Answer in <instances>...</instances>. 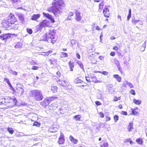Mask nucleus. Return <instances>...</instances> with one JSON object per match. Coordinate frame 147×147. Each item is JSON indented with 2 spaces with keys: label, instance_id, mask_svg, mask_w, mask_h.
<instances>
[{
  "label": "nucleus",
  "instance_id": "6",
  "mask_svg": "<svg viewBox=\"0 0 147 147\" xmlns=\"http://www.w3.org/2000/svg\"><path fill=\"white\" fill-rule=\"evenodd\" d=\"M59 127V126L56 123H54L49 128V131L52 132H55L57 131Z\"/></svg>",
  "mask_w": 147,
  "mask_h": 147
},
{
  "label": "nucleus",
  "instance_id": "52",
  "mask_svg": "<svg viewBox=\"0 0 147 147\" xmlns=\"http://www.w3.org/2000/svg\"><path fill=\"white\" fill-rule=\"evenodd\" d=\"M4 80L6 81L7 84H8V83H9L10 82L9 80L6 78H5Z\"/></svg>",
  "mask_w": 147,
  "mask_h": 147
},
{
  "label": "nucleus",
  "instance_id": "39",
  "mask_svg": "<svg viewBox=\"0 0 147 147\" xmlns=\"http://www.w3.org/2000/svg\"><path fill=\"white\" fill-rule=\"evenodd\" d=\"M114 62L115 64H116L117 67H119L120 66V64L119 62L116 59H114Z\"/></svg>",
  "mask_w": 147,
  "mask_h": 147
},
{
  "label": "nucleus",
  "instance_id": "33",
  "mask_svg": "<svg viewBox=\"0 0 147 147\" xmlns=\"http://www.w3.org/2000/svg\"><path fill=\"white\" fill-rule=\"evenodd\" d=\"M7 129L8 131L10 134H12L14 132V130L12 128L8 127L7 128Z\"/></svg>",
  "mask_w": 147,
  "mask_h": 147
},
{
  "label": "nucleus",
  "instance_id": "59",
  "mask_svg": "<svg viewBox=\"0 0 147 147\" xmlns=\"http://www.w3.org/2000/svg\"><path fill=\"white\" fill-rule=\"evenodd\" d=\"M115 55V53L114 52H111L110 55L112 56H114Z\"/></svg>",
  "mask_w": 147,
  "mask_h": 147
},
{
  "label": "nucleus",
  "instance_id": "24",
  "mask_svg": "<svg viewBox=\"0 0 147 147\" xmlns=\"http://www.w3.org/2000/svg\"><path fill=\"white\" fill-rule=\"evenodd\" d=\"M133 123H129V125L127 127V128L128 130V131L129 132L131 131H132V130L134 129V128L133 126Z\"/></svg>",
  "mask_w": 147,
  "mask_h": 147
},
{
  "label": "nucleus",
  "instance_id": "49",
  "mask_svg": "<svg viewBox=\"0 0 147 147\" xmlns=\"http://www.w3.org/2000/svg\"><path fill=\"white\" fill-rule=\"evenodd\" d=\"M38 68L39 67L37 66H33L32 68V70H36L38 69Z\"/></svg>",
  "mask_w": 147,
  "mask_h": 147
},
{
  "label": "nucleus",
  "instance_id": "17",
  "mask_svg": "<svg viewBox=\"0 0 147 147\" xmlns=\"http://www.w3.org/2000/svg\"><path fill=\"white\" fill-rule=\"evenodd\" d=\"M9 37V34H2L0 36V38L2 40H5L8 38Z\"/></svg>",
  "mask_w": 147,
  "mask_h": 147
},
{
  "label": "nucleus",
  "instance_id": "4",
  "mask_svg": "<svg viewBox=\"0 0 147 147\" xmlns=\"http://www.w3.org/2000/svg\"><path fill=\"white\" fill-rule=\"evenodd\" d=\"M32 97L36 101L42 100L43 98L40 90H35L31 91Z\"/></svg>",
  "mask_w": 147,
  "mask_h": 147
},
{
  "label": "nucleus",
  "instance_id": "46",
  "mask_svg": "<svg viewBox=\"0 0 147 147\" xmlns=\"http://www.w3.org/2000/svg\"><path fill=\"white\" fill-rule=\"evenodd\" d=\"M57 97H55V96H52L51 97H49L48 99H49V100H53L57 98Z\"/></svg>",
  "mask_w": 147,
  "mask_h": 147
},
{
  "label": "nucleus",
  "instance_id": "18",
  "mask_svg": "<svg viewBox=\"0 0 147 147\" xmlns=\"http://www.w3.org/2000/svg\"><path fill=\"white\" fill-rule=\"evenodd\" d=\"M132 22L133 23L136 24L137 23H139L140 25H142L143 24V22L142 20H140V19L135 20H132Z\"/></svg>",
  "mask_w": 147,
  "mask_h": 147
},
{
  "label": "nucleus",
  "instance_id": "32",
  "mask_svg": "<svg viewBox=\"0 0 147 147\" xmlns=\"http://www.w3.org/2000/svg\"><path fill=\"white\" fill-rule=\"evenodd\" d=\"M57 82L58 84L61 85V86H64V83L66 84L65 81H63L60 80L57 81Z\"/></svg>",
  "mask_w": 147,
  "mask_h": 147
},
{
  "label": "nucleus",
  "instance_id": "34",
  "mask_svg": "<svg viewBox=\"0 0 147 147\" xmlns=\"http://www.w3.org/2000/svg\"><path fill=\"white\" fill-rule=\"evenodd\" d=\"M81 115H76L74 117V118L77 121L80 120Z\"/></svg>",
  "mask_w": 147,
  "mask_h": 147
},
{
  "label": "nucleus",
  "instance_id": "42",
  "mask_svg": "<svg viewBox=\"0 0 147 147\" xmlns=\"http://www.w3.org/2000/svg\"><path fill=\"white\" fill-rule=\"evenodd\" d=\"M98 72L99 73H101L103 75L106 76L108 74V72L106 71H98Z\"/></svg>",
  "mask_w": 147,
  "mask_h": 147
},
{
  "label": "nucleus",
  "instance_id": "27",
  "mask_svg": "<svg viewBox=\"0 0 147 147\" xmlns=\"http://www.w3.org/2000/svg\"><path fill=\"white\" fill-rule=\"evenodd\" d=\"M104 4L105 3L104 0H102L101 2L99 4V9L102 10L103 9Z\"/></svg>",
  "mask_w": 147,
  "mask_h": 147
},
{
  "label": "nucleus",
  "instance_id": "36",
  "mask_svg": "<svg viewBox=\"0 0 147 147\" xmlns=\"http://www.w3.org/2000/svg\"><path fill=\"white\" fill-rule=\"evenodd\" d=\"M32 65H38V63L37 62H35L34 60H32L30 61L29 62Z\"/></svg>",
  "mask_w": 147,
  "mask_h": 147
},
{
  "label": "nucleus",
  "instance_id": "20",
  "mask_svg": "<svg viewBox=\"0 0 147 147\" xmlns=\"http://www.w3.org/2000/svg\"><path fill=\"white\" fill-rule=\"evenodd\" d=\"M113 76V77L115 78L118 82H120L121 81V77L119 76L118 75H114Z\"/></svg>",
  "mask_w": 147,
  "mask_h": 147
},
{
  "label": "nucleus",
  "instance_id": "57",
  "mask_svg": "<svg viewBox=\"0 0 147 147\" xmlns=\"http://www.w3.org/2000/svg\"><path fill=\"white\" fill-rule=\"evenodd\" d=\"M111 119V118L109 117H106V121H108L110 120Z\"/></svg>",
  "mask_w": 147,
  "mask_h": 147
},
{
  "label": "nucleus",
  "instance_id": "2",
  "mask_svg": "<svg viewBox=\"0 0 147 147\" xmlns=\"http://www.w3.org/2000/svg\"><path fill=\"white\" fill-rule=\"evenodd\" d=\"M17 20L14 15L12 13H11L8 16L4 19L3 21V25L6 26V29L7 30L10 29H14L12 26H11L10 24H14V22Z\"/></svg>",
  "mask_w": 147,
  "mask_h": 147
},
{
  "label": "nucleus",
  "instance_id": "30",
  "mask_svg": "<svg viewBox=\"0 0 147 147\" xmlns=\"http://www.w3.org/2000/svg\"><path fill=\"white\" fill-rule=\"evenodd\" d=\"M9 72L10 74H12L15 75V76L17 75L18 73L17 72H16V71H13L11 69H9Z\"/></svg>",
  "mask_w": 147,
  "mask_h": 147
},
{
  "label": "nucleus",
  "instance_id": "5",
  "mask_svg": "<svg viewBox=\"0 0 147 147\" xmlns=\"http://www.w3.org/2000/svg\"><path fill=\"white\" fill-rule=\"evenodd\" d=\"M6 105H8L9 103H12V105L16 104L17 102V100L14 97L10 98L8 97V98H5Z\"/></svg>",
  "mask_w": 147,
  "mask_h": 147
},
{
  "label": "nucleus",
  "instance_id": "43",
  "mask_svg": "<svg viewBox=\"0 0 147 147\" xmlns=\"http://www.w3.org/2000/svg\"><path fill=\"white\" fill-rule=\"evenodd\" d=\"M132 112L134 115H136L138 113V112L136 111L135 110H134L133 109H131Z\"/></svg>",
  "mask_w": 147,
  "mask_h": 147
},
{
  "label": "nucleus",
  "instance_id": "9",
  "mask_svg": "<svg viewBox=\"0 0 147 147\" xmlns=\"http://www.w3.org/2000/svg\"><path fill=\"white\" fill-rule=\"evenodd\" d=\"M43 15L44 16L46 17L50 20L52 23H54L55 22L54 18L52 17L51 15H50L48 13H45L44 12H43Z\"/></svg>",
  "mask_w": 147,
  "mask_h": 147
},
{
  "label": "nucleus",
  "instance_id": "13",
  "mask_svg": "<svg viewBox=\"0 0 147 147\" xmlns=\"http://www.w3.org/2000/svg\"><path fill=\"white\" fill-rule=\"evenodd\" d=\"M49 103V100L48 99H45L44 100L41 102L40 105L43 107H45Z\"/></svg>",
  "mask_w": 147,
  "mask_h": 147
},
{
  "label": "nucleus",
  "instance_id": "23",
  "mask_svg": "<svg viewBox=\"0 0 147 147\" xmlns=\"http://www.w3.org/2000/svg\"><path fill=\"white\" fill-rule=\"evenodd\" d=\"M68 64L69 65L70 68V71H72L73 70V68H74V66L73 62L72 61H70L69 62Z\"/></svg>",
  "mask_w": 147,
  "mask_h": 147
},
{
  "label": "nucleus",
  "instance_id": "21",
  "mask_svg": "<svg viewBox=\"0 0 147 147\" xmlns=\"http://www.w3.org/2000/svg\"><path fill=\"white\" fill-rule=\"evenodd\" d=\"M6 99L5 98H0V105H6Z\"/></svg>",
  "mask_w": 147,
  "mask_h": 147
},
{
  "label": "nucleus",
  "instance_id": "62",
  "mask_svg": "<svg viewBox=\"0 0 147 147\" xmlns=\"http://www.w3.org/2000/svg\"><path fill=\"white\" fill-rule=\"evenodd\" d=\"M117 18L118 19H120V21L121 22V21H122V19H121V16H120V15H118V16H117Z\"/></svg>",
  "mask_w": 147,
  "mask_h": 147
},
{
  "label": "nucleus",
  "instance_id": "56",
  "mask_svg": "<svg viewBox=\"0 0 147 147\" xmlns=\"http://www.w3.org/2000/svg\"><path fill=\"white\" fill-rule=\"evenodd\" d=\"M76 56L78 59H80V56L79 54L78 53L76 54Z\"/></svg>",
  "mask_w": 147,
  "mask_h": 147
},
{
  "label": "nucleus",
  "instance_id": "7",
  "mask_svg": "<svg viewBox=\"0 0 147 147\" xmlns=\"http://www.w3.org/2000/svg\"><path fill=\"white\" fill-rule=\"evenodd\" d=\"M108 7H110L108 5H105V8L103 9V13L104 16L106 17H109L110 16L109 10L108 8Z\"/></svg>",
  "mask_w": 147,
  "mask_h": 147
},
{
  "label": "nucleus",
  "instance_id": "47",
  "mask_svg": "<svg viewBox=\"0 0 147 147\" xmlns=\"http://www.w3.org/2000/svg\"><path fill=\"white\" fill-rule=\"evenodd\" d=\"M119 116L117 115H115L114 116V119L115 122H116L118 120Z\"/></svg>",
  "mask_w": 147,
  "mask_h": 147
},
{
  "label": "nucleus",
  "instance_id": "35",
  "mask_svg": "<svg viewBox=\"0 0 147 147\" xmlns=\"http://www.w3.org/2000/svg\"><path fill=\"white\" fill-rule=\"evenodd\" d=\"M131 16V9H130L129 10V14L127 17V20H129Z\"/></svg>",
  "mask_w": 147,
  "mask_h": 147
},
{
  "label": "nucleus",
  "instance_id": "38",
  "mask_svg": "<svg viewBox=\"0 0 147 147\" xmlns=\"http://www.w3.org/2000/svg\"><path fill=\"white\" fill-rule=\"evenodd\" d=\"M136 142L140 144H141L142 143L143 141L142 139L139 138L137 139L136 140Z\"/></svg>",
  "mask_w": 147,
  "mask_h": 147
},
{
  "label": "nucleus",
  "instance_id": "41",
  "mask_svg": "<svg viewBox=\"0 0 147 147\" xmlns=\"http://www.w3.org/2000/svg\"><path fill=\"white\" fill-rule=\"evenodd\" d=\"M33 126H36L37 127H39L40 126V124L38 122H34L33 124Z\"/></svg>",
  "mask_w": 147,
  "mask_h": 147
},
{
  "label": "nucleus",
  "instance_id": "61",
  "mask_svg": "<svg viewBox=\"0 0 147 147\" xmlns=\"http://www.w3.org/2000/svg\"><path fill=\"white\" fill-rule=\"evenodd\" d=\"M98 58L101 60H103L104 59V57L101 56H100Z\"/></svg>",
  "mask_w": 147,
  "mask_h": 147
},
{
  "label": "nucleus",
  "instance_id": "31",
  "mask_svg": "<svg viewBox=\"0 0 147 147\" xmlns=\"http://www.w3.org/2000/svg\"><path fill=\"white\" fill-rule=\"evenodd\" d=\"M74 13L72 12H69L68 14V17L67 18V20H70L71 18V17L73 16V15H74Z\"/></svg>",
  "mask_w": 147,
  "mask_h": 147
},
{
  "label": "nucleus",
  "instance_id": "1",
  "mask_svg": "<svg viewBox=\"0 0 147 147\" xmlns=\"http://www.w3.org/2000/svg\"><path fill=\"white\" fill-rule=\"evenodd\" d=\"M64 4V2L61 0L56 2L53 1L52 3L53 6L51 9H48L47 10L49 12H53L55 16L57 17L60 15L61 7Z\"/></svg>",
  "mask_w": 147,
  "mask_h": 147
},
{
  "label": "nucleus",
  "instance_id": "10",
  "mask_svg": "<svg viewBox=\"0 0 147 147\" xmlns=\"http://www.w3.org/2000/svg\"><path fill=\"white\" fill-rule=\"evenodd\" d=\"M18 16L20 22L22 24H24L25 21L24 17V15L21 13H19L18 14Z\"/></svg>",
  "mask_w": 147,
  "mask_h": 147
},
{
  "label": "nucleus",
  "instance_id": "51",
  "mask_svg": "<svg viewBox=\"0 0 147 147\" xmlns=\"http://www.w3.org/2000/svg\"><path fill=\"white\" fill-rule=\"evenodd\" d=\"M131 93L133 95H135L136 94L135 91L134 90L132 89L130 91Z\"/></svg>",
  "mask_w": 147,
  "mask_h": 147
},
{
  "label": "nucleus",
  "instance_id": "37",
  "mask_svg": "<svg viewBox=\"0 0 147 147\" xmlns=\"http://www.w3.org/2000/svg\"><path fill=\"white\" fill-rule=\"evenodd\" d=\"M77 63L78 64V65L80 66V67L82 69H84L83 66V64L82 63V62L80 61H78L77 62Z\"/></svg>",
  "mask_w": 147,
  "mask_h": 147
},
{
  "label": "nucleus",
  "instance_id": "12",
  "mask_svg": "<svg viewBox=\"0 0 147 147\" xmlns=\"http://www.w3.org/2000/svg\"><path fill=\"white\" fill-rule=\"evenodd\" d=\"M49 23V21L47 20H44L40 23L39 26L42 27L47 26Z\"/></svg>",
  "mask_w": 147,
  "mask_h": 147
},
{
  "label": "nucleus",
  "instance_id": "14",
  "mask_svg": "<svg viewBox=\"0 0 147 147\" xmlns=\"http://www.w3.org/2000/svg\"><path fill=\"white\" fill-rule=\"evenodd\" d=\"M64 142V135L61 133V135L59 138L58 142L60 144H63Z\"/></svg>",
  "mask_w": 147,
  "mask_h": 147
},
{
  "label": "nucleus",
  "instance_id": "25",
  "mask_svg": "<svg viewBox=\"0 0 147 147\" xmlns=\"http://www.w3.org/2000/svg\"><path fill=\"white\" fill-rule=\"evenodd\" d=\"M57 87L56 86H52L51 88V91L53 93L56 92L57 91Z\"/></svg>",
  "mask_w": 147,
  "mask_h": 147
},
{
  "label": "nucleus",
  "instance_id": "44",
  "mask_svg": "<svg viewBox=\"0 0 147 147\" xmlns=\"http://www.w3.org/2000/svg\"><path fill=\"white\" fill-rule=\"evenodd\" d=\"M146 47V42H144V44L143 45L141 48V50H142V51H143L145 49Z\"/></svg>",
  "mask_w": 147,
  "mask_h": 147
},
{
  "label": "nucleus",
  "instance_id": "48",
  "mask_svg": "<svg viewBox=\"0 0 147 147\" xmlns=\"http://www.w3.org/2000/svg\"><path fill=\"white\" fill-rule=\"evenodd\" d=\"M61 55L62 56V57H65L67 56V54L66 53L62 52L61 53Z\"/></svg>",
  "mask_w": 147,
  "mask_h": 147
},
{
  "label": "nucleus",
  "instance_id": "40",
  "mask_svg": "<svg viewBox=\"0 0 147 147\" xmlns=\"http://www.w3.org/2000/svg\"><path fill=\"white\" fill-rule=\"evenodd\" d=\"M21 44L20 43H18L15 46V47L16 48H19L21 47Z\"/></svg>",
  "mask_w": 147,
  "mask_h": 147
},
{
  "label": "nucleus",
  "instance_id": "53",
  "mask_svg": "<svg viewBox=\"0 0 147 147\" xmlns=\"http://www.w3.org/2000/svg\"><path fill=\"white\" fill-rule=\"evenodd\" d=\"M95 103L97 105H100L101 104V102L98 101H96L95 102Z\"/></svg>",
  "mask_w": 147,
  "mask_h": 147
},
{
  "label": "nucleus",
  "instance_id": "15",
  "mask_svg": "<svg viewBox=\"0 0 147 147\" xmlns=\"http://www.w3.org/2000/svg\"><path fill=\"white\" fill-rule=\"evenodd\" d=\"M40 17V15L39 14H34L31 17V19L33 20L36 21Z\"/></svg>",
  "mask_w": 147,
  "mask_h": 147
},
{
  "label": "nucleus",
  "instance_id": "60",
  "mask_svg": "<svg viewBox=\"0 0 147 147\" xmlns=\"http://www.w3.org/2000/svg\"><path fill=\"white\" fill-rule=\"evenodd\" d=\"M86 80L87 81H88V82H90V80L89 79V77H86Z\"/></svg>",
  "mask_w": 147,
  "mask_h": 147
},
{
  "label": "nucleus",
  "instance_id": "58",
  "mask_svg": "<svg viewBox=\"0 0 147 147\" xmlns=\"http://www.w3.org/2000/svg\"><path fill=\"white\" fill-rule=\"evenodd\" d=\"M118 98H120L119 97L118 98L117 97H115V98L113 100L114 101H117L119 100Z\"/></svg>",
  "mask_w": 147,
  "mask_h": 147
},
{
  "label": "nucleus",
  "instance_id": "8",
  "mask_svg": "<svg viewBox=\"0 0 147 147\" xmlns=\"http://www.w3.org/2000/svg\"><path fill=\"white\" fill-rule=\"evenodd\" d=\"M74 82L75 83L78 84V86H84L82 84L84 83V82L78 78H77L75 79L74 80Z\"/></svg>",
  "mask_w": 147,
  "mask_h": 147
},
{
  "label": "nucleus",
  "instance_id": "45",
  "mask_svg": "<svg viewBox=\"0 0 147 147\" xmlns=\"http://www.w3.org/2000/svg\"><path fill=\"white\" fill-rule=\"evenodd\" d=\"M27 31L28 33L30 34H31L32 32V30L31 29H27Z\"/></svg>",
  "mask_w": 147,
  "mask_h": 147
},
{
  "label": "nucleus",
  "instance_id": "26",
  "mask_svg": "<svg viewBox=\"0 0 147 147\" xmlns=\"http://www.w3.org/2000/svg\"><path fill=\"white\" fill-rule=\"evenodd\" d=\"M133 102L135 103L137 105H140L142 102L141 100H137L135 98H134L133 100Z\"/></svg>",
  "mask_w": 147,
  "mask_h": 147
},
{
  "label": "nucleus",
  "instance_id": "16",
  "mask_svg": "<svg viewBox=\"0 0 147 147\" xmlns=\"http://www.w3.org/2000/svg\"><path fill=\"white\" fill-rule=\"evenodd\" d=\"M127 85L129 86V87L131 88H133L134 86L132 83L126 81L123 83V86L126 87Z\"/></svg>",
  "mask_w": 147,
  "mask_h": 147
},
{
  "label": "nucleus",
  "instance_id": "54",
  "mask_svg": "<svg viewBox=\"0 0 147 147\" xmlns=\"http://www.w3.org/2000/svg\"><path fill=\"white\" fill-rule=\"evenodd\" d=\"M99 114L101 117H104V114L103 113L100 112L99 113Z\"/></svg>",
  "mask_w": 147,
  "mask_h": 147
},
{
  "label": "nucleus",
  "instance_id": "19",
  "mask_svg": "<svg viewBox=\"0 0 147 147\" xmlns=\"http://www.w3.org/2000/svg\"><path fill=\"white\" fill-rule=\"evenodd\" d=\"M69 139L71 142L75 144H77L78 141L77 139H75L71 135L69 136Z\"/></svg>",
  "mask_w": 147,
  "mask_h": 147
},
{
  "label": "nucleus",
  "instance_id": "11",
  "mask_svg": "<svg viewBox=\"0 0 147 147\" xmlns=\"http://www.w3.org/2000/svg\"><path fill=\"white\" fill-rule=\"evenodd\" d=\"M76 18L75 19L77 21H79L82 19V17L80 16V12L76 10H75Z\"/></svg>",
  "mask_w": 147,
  "mask_h": 147
},
{
  "label": "nucleus",
  "instance_id": "63",
  "mask_svg": "<svg viewBox=\"0 0 147 147\" xmlns=\"http://www.w3.org/2000/svg\"><path fill=\"white\" fill-rule=\"evenodd\" d=\"M113 49L115 50H117L118 49V48L117 46H115L113 47Z\"/></svg>",
  "mask_w": 147,
  "mask_h": 147
},
{
  "label": "nucleus",
  "instance_id": "29",
  "mask_svg": "<svg viewBox=\"0 0 147 147\" xmlns=\"http://www.w3.org/2000/svg\"><path fill=\"white\" fill-rule=\"evenodd\" d=\"M101 147H108V143L106 142H105L100 145Z\"/></svg>",
  "mask_w": 147,
  "mask_h": 147
},
{
  "label": "nucleus",
  "instance_id": "50",
  "mask_svg": "<svg viewBox=\"0 0 147 147\" xmlns=\"http://www.w3.org/2000/svg\"><path fill=\"white\" fill-rule=\"evenodd\" d=\"M20 0H12V1L13 3L18 4V2L20 1Z\"/></svg>",
  "mask_w": 147,
  "mask_h": 147
},
{
  "label": "nucleus",
  "instance_id": "64",
  "mask_svg": "<svg viewBox=\"0 0 147 147\" xmlns=\"http://www.w3.org/2000/svg\"><path fill=\"white\" fill-rule=\"evenodd\" d=\"M122 113L123 114V115H127V113L126 112V111H122Z\"/></svg>",
  "mask_w": 147,
  "mask_h": 147
},
{
  "label": "nucleus",
  "instance_id": "55",
  "mask_svg": "<svg viewBox=\"0 0 147 147\" xmlns=\"http://www.w3.org/2000/svg\"><path fill=\"white\" fill-rule=\"evenodd\" d=\"M56 74L57 76L59 77H60V76H61V74H60V72H59V71H57L56 73Z\"/></svg>",
  "mask_w": 147,
  "mask_h": 147
},
{
  "label": "nucleus",
  "instance_id": "28",
  "mask_svg": "<svg viewBox=\"0 0 147 147\" xmlns=\"http://www.w3.org/2000/svg\"><path fill=\"white\" fill-rule=\"evenodd\" d=\"M68 109V108L67 107L65 108H61L60 109L61 111H62V112H61V113L63 114L64 113L67 112V110Z\"/></svg>",
  "mask_w": 147,
  "mask_h": 147
},
{
  "label": "nucleus",
  "instance_id": "3",
  "mask_svg": "<svg viewBox=\"0 0 147 147\" xmlns=\"http://www.w3.org/2000/svg\"><path fill=\"white\" fill-rule=\"evenodd\" d=\"M55 35V32H54V30H50L48 34L46 33L43 35L42 39L45 41H49L54 44L56 41Z\"/></svg>",
  "mask_w": 147,
  "mask_h": 147
},
{
  "label": "nucleus",
  "instance_id": "22",
  "mask_svg": "<svg viewBox=\"0 0 147 147\" xmlns=\"http://www.w3.org/2000/svg\"><path fill=\"white\" fill-rule=\"evenodd\" d=\"M17 90L19 91V92L21 95L23 94L24 91L22 87H18L17 88Z\"/></svg>",
  "mask_w": 147,
  "mask_h": 147
}]
</instances>
